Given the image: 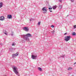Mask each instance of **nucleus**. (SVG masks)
Here are the masks:
<instances>
[{"mask_svg": "<svg viewBox=\"0 0 76 76\" xmlns=\"http://www.w3.org/2000/svg\"><path fill=\"white\" fill-rule=\"evenodd\" d=\"M49 11L50 12H53L52 10H50Z\"/></svg>", "mask_w": 76, "mask_h": 76, "instance_id": "obj_32", "label": "nucleus"}, {"mask_svg": "<svg viewBox=\"0 0 76 76\" xmlns=\"http://www.w3.org/2000/svg\"><path fill=\"white\" fill-rule=\"evenodd\" d=\"M69 16V15H68L67 16Z\"/></svg>", "mask_w": 76, "mask_h": 76, "instance_id": "obj_36", "label": "nucleus"}, {"mask_svg": "<svg viewBox=\"0 0 76 76\" xmlns=\"http://www.w3.org/2000/svg\"><path fill=\"white\" fill-rule=\"evenodd\" d=\"M49 10H51V9H52V7H49L48 8Z\"/></svg>", "mask_w": 76, "mask_h": 76, "instance_id": "obj_24", "label": "nucleus"}, {"mask_svg": "<svg viewBox=\"0 0 76 76\" xmlns=\"http://www.w3.org/2000/svg\"><path fill=\"white\" fill-rule=\"evenodd\" d=\"M15 57H16V56L15 55V54H13L12 55V58H15Z\"/></svg>", "mask_w": 76, "mask_h": 76, "instance_id": "obj_13", "label": "nucleus"}, {"mask_svg": "<svg viewBox=\"0 0 76 76\" xmlns=\"http://www.w3.org/2000/svg\"><path fill=\"white\" fill-rule=\"evenodd\" d=\"M7 76L6 75H5V76Z\"/></svg>", "mask_w": 76, "mask_h": 76, "instance_id": "obj_35", "label": "nucleus"}, {"mask_svg": "<svg viewBox=\"0 0 76 76\" xmlns=\"http://www.w3.org/2000/svg\"><path fill=\"white\" fill-rule=\"evenodd\" d=\"M18 69L17 68V67L16 66H14L13 67V72H14V73L16 74L17 75V76H20L19 74V72L17 71V70Z\"/></svg>", "mask_w": 76, "mask_h": 76, "instance_id": "obj_2", "label": "nucleus"}, {"mask_svg": "<svg viewBox=\"0 0 76 76\" xmlns=\"http://www.w3.org/2000/svg\"><path fill=\"white\" fill-rule=\"evenodd\" d=\"M65 56V55H62L60 57H62V58H64Z\"/></svg>", "mask_w": 76, "mask_h": 76, "instance_id": "obj_17", "label": "nucleus"}, {"mask_svg": "<svg viewBox=\"0 0 76 76\" xmlns=\"http://www.w3.org/2000/svg\"><path fill=\"white\" fill-rule=\"evenodd\" d=\"M4 19H5V18L4 16H1L0 17V20L3 21V20H4Z\"/></svg>", "mask_w": 76, "mask_h": 76, "instance_id": "obj_5", "label": "nucleus"}, {"mask_svg": "<svg viewBox=\"0 0 76 76\" xmlns=\"http://www.w3.org/2000/svg\"><path fill=\"white\" fill-rule=\"evenodd\" d=\"M6 32H7V31L6 30H4L3 33L4 34V33H5Z\"/></svg>", "mask_w": 76, "mask_h": 76, "instance_id": "obj_22", "label": "nucleus"}, {"mask_svg": "<svg viewBox=\"0 0 76 76\" xmlns=\"http://www.w3.org/2000/svg\"><path fill=\"white\" fill-rule=\"evenodd\" d=\"M60 2H61V3H62V0H58Z\"/></svg>", "mask_w": 76, "mask_h": 76, "instance_id": "obj_26", "label": "nucleus"}, {"mask_svg": "<svg viewBox=\"0 0 76 76\" xmlns=\"http://www.w3.org/2000/svg\"><path fill=\"white\" fill-rule=\"evenodd\" d=\"M57 6L56 5L53 6L52 7V8H53V9L55 10V9H56V8H57Z\"/></svg>", "mask_w": 76, "mask_h": 76, "instance_id": "obj_8", "label": "nucleus"}, {"mask_svg": "<svg viewBox=\"0 0 76 76\" xmlns=\"http://www.w3.org/2000/svg\"><path fill=\"white\" fill-rule=\"evenodd\" d=\"M51 27H52V28H54V25H51Z\"/></svg>", "mask_w": 76, "mask_h": 76, "instance_id": "obj_28", "label": "nucleus"}, {"mask_svg": "<svg viewBox=\"0 0 76 76\" xmlns=\"http://www.w3.org/2000/svg\"><path fill=\"white\" fill-rule=\"evenodd\" d=\"M72 35H74V36L76 35V33H75V32H74V33H73Z\"/></svg>", "mask_w": 76, "mask_h": 76, "instance_id": "obj_19", "label": "nucleus"}, {"mask_svg": "<svg viewBox=\"0 0 76 76\" xmlns=\"http://www.w3.org/2000/svg\"><path fill=\"white\" fill-rule=\"evenodd\" d=\"M71 38V36H65L64 37V40L66 41H68Z\"/></svg>", "mask_w": 76, "mask_h": 76, "instance_id": "obj_3", "label": "nucleus"}, {"mask_svg": "<svg viewBox=\"0 0 76 76\" xmlns=\"http://www.w3.org/2000/svg\"><path fill=\"white\" fill-rule=\"evenodd\" d=\"M12 46L15 45V43H12Z\"/></svg>", "mask_w": 76, "mask_h": 76, "instance_id": "obj_23", "label": "nucleus"}, {"mask_svg": "<svg viewBox=\"0 0 76 76\" xmlns=\"http://www.w3.org/2000/svg\"><path fill=\"white\" fill-rule=\"evenodd\" d=\"M30 21H32V20H34V19H32V18H31L30 19Z\"/></svg>", "mask_w": 76, "mask_h": 76, "instance_id": "obj_18", "label": "nucleus"}, {"mask_svg": "<svg viewBox=\"0 0 76 76\" xmlns=\"http://www.w3.org/2000/svg\"><path fill=\"white\" fill-rule=\"evenodd\" d=\"M22 37L23 39H24V40H26V41H29V39L28 37H32V35L31 34L28 33L26 35H21V38H22Z\"/></svg>", "mask_w": 76, "mask_h": 76, "instance_id": "obj_1", "label": "nucleus"}, {"mask_svg": "<svg viewBox=\"0 0 76 76\" xmlns=\"http://www.w3.org/2000/svg\"><path fill=\"white\" fill-rule=\"evenodd\" d=\"M38 68L39 71H40V72L42 71V69H41V68L40 67H38Z\"/></svg>", "mask_w": 76, "mask_h": 76, "instance_id": "obj_11", "label": "nucleus"}, {"mask_svg": "<svg viewBox=\"0 0 76 76\" xmlns=\"http://www.w3.org/2000/svg\"><path fill=\"white\" fill-rule=\"evenodd\" d=\"M42 10H43V11H44L45 10V11H47V8L46 7H44L42 9Z\"/></svg>", "mask_w": 76, "mask_h": 76, "instance_id": "obj_9", "label": "nucleus"}, {"mask_svg": "<svg viewBox=\"0 0 76 76\" xmlns=\"http://www.w3.org/2000/svg\"><path fill=\"white\" fill-rule=\"evenodd\" d=\"M7 18L8 19H11L12 18V16L11 15H8L7 16Z\"/></svg>", "mask_w": 76, "mask_h": 76, "instance_id": "obj_7", "label": "nucleus"}, {"mask_svg": "<svg viewBox=\"0 0 76 76\" xmlns=\"http://www.w3.org/2000/svg\"><path fill=\"white\" fill-rule=\"evenodd\" d=\"M71 1L72 2H73V1H74V0H71Z\"/></svg>", "mask_w": 76, "mask_h": 76, "instance_id": "obj_29", "label": "nucleus"}, {"mask_svg": "<svg viewBox=\"0 0 76 76\" xmlns=\"http://www.w3.org/2000/svg\"><path fill=\"white\" fill-rule=\"evenodd\" d=\"M23 30H24V31H26V32H28V31H29V28H27V27H24L23 28Z\"/></svg>", "mask_w": 76, "mask_h": 76, "instance_id": "obj_6", "label": "nucleus"}, {"mask_svg": "<svg viewBox=\"0 0 76 76\" xmlns=\"http://www.w3.org/2000/svg\"><path fill=\"white\" fill-rule=\"evenodd\" d=\"M51 32L53 34H54L55 32V31H54L53 30V31H51Z\"/></svg>", "mask_w": 76, "mask_h": 76, "instance_id": "obj_20", "label": "nucleus"}, {"mask_svg": "<svg viewBox=\"0 0 76 76\" xmlns=\"http://www.w3.org/2000/svg\"><path fill=\"white\" fill-rule=\"evenodd\" d=\"M41 23V22L39 21L38 23V25H39V26L40 25V24Z\"/></svg>", "mask_w": 76, "mask_h": 76, "instance_id": "obj_15", "label": "nucleus"}, {"mask_svg": "<svg viewBox=\"0 0 76 76\" xmlns=\"http://www.w3.org/2000/svg\"><path fill=\"white\" fill-rule=\"evenodd\" d=\"M59 7H61V8H62V6H61V5L60 6H59Z\"/></svg>", "mask_w": 76, "mask_h": 76, "instance_id": "obj_30", "label": "nucleus"}, {"mask_svg": "<svg viewBox=\"0 0 76 76\" xmlns=\"http://www.w3.org/2000/svg\"><path fill=\"white\" fill-rule=\"evenodd\" d=\"M15 50V48H11L10 49V51H11V50Z\"/></svg>", "mask_w": 76, "mask_h": 76, "instance_id": "obj_16", "label": "nucleus"}, {"mask_svg": "<svg viewBox=\"0 0 76 76\" xmlns=\"http://www.w3.org/2000/svg\"><path fill=\"white\" fill-rule=\"evenodd\" d=\"M14 54L15 55V56H18L19 55V53H18V52H17L16 53Z\"/></svg>", "mask_w": 76, "mask_h": 76, "instance_id": "obj_14", "label": "nucleus"}, {"mask_svg": "<svg viewBox=\"0 0 76 76\" xmlns=\"http://www.w3.org/2000/svg\"><path fill=\"white\" fill-rule=\"evenodd\" d=\"M66 34H67V33H65L64 34V35H66Z\"/></svg>", "mask_w": 76, "mask_h": 76, "instance_id": "obj_33", "label": "nucleus"}, {"mask_svg": "<svg viewBox=\"0 0 76 76\" xmlns=\"http://www.w3.org/2000/svg\"><path fill=\"white\" fill-rule=\"evenodd\" d=\"M11 51H12V50H11Z\"/></svg>", "mask_w": 76, "mask_h": 76, "instance_id": "obj_37", "label": "nucleus"}, {"mask_svg": "<svg viewBox=\"0 0 76 76\" xmlns=\"http://www.w3.org/2000/svg\"><path fill=\"white\" fill-rule=\"evenodd\" d=\"M37 55L36 54L35 55L32 54L31 56V58L32 59H37Z\"/></svg>", "mask_w": 76, "mask_h": 76, "instance_id": "obj_4", "label": "nucleus"}, {"mask_svg": "<svg viewBox=\"0 0 76 76\" xmlns=\"http://www.w3.org/2000/svg\"><path fill=\"white\" fill-rule=\"evenodd\" d=\"M12 34H11V36H13V32H12Z\"/></svg>", "mask_w": 76, "mask_h": 76, "instance_id": "obj_27", "label": "nucleus"}, {"mask_svg": "<svg viewBox=\"0 0 76 76\" xmlns=\"http://www.w3.org/2000/svg\"><path fill=\"white\" fill-rule=\"evenodd\" d=\"M73 68L72 67H69L67 69L68 70H72V69Z\"/></svg>", "mask_w": 76, "mask_h": 76, "instance_id": "obj_10", "label": "nucleus"}, {"mask_svg": "<svg viewBox=\"0 0 76 76\" xmlns=\"http://www.w3.org/2000/svg\"><path fill=\"white\" fill-rule=\"evenodd\" d=\"M46 12H47L45 11V12H44L43 13H45Z\"/></svg>", "mask_w": 76, "mask_h": 76, "instance_id": "obj_31", "label": "nucleus"}, {"mask_svg": "<svg viewBox=\"0 0 76 76\" xmlns=\"http://www.w3.org/2000/svg\"><path fill=\"white\" fill-rule=\"evenodd\" d=\"M76 64V62H75V63H74V64Z\"/></svg>", "mask_w": 76, "mask_h": 76, "instance_id": "obj_34", "label": "nucleus"}, {"mask_svg": "<svg viewBox=\"0 0 76 76\" xmlns=\"http://www.w3.org/2000/svg\"><path fill=\"white\" fill-rule=\"evenodd\" d=\"M74 29H75V28H76V25H75L74 26Z\"/></svg>", "mask_w": 76, "mask_h": 76, "instance_id": "obj_21", "label": "nucleus"}, {"mask_svg": "<svg viewBox=\"0 0 76 76\" xmlns=\"http://www.w3.org/2000/svg\"><path fill=\"white\" fill-rule=\"evenodd\" d=\"M3 6V3L2 2H0V8L1 7Z\"/></svg>", "mask_w": 76, "mask_h": 76, "instance_id": "obj_12", "label": "nucleus"}, {"mask_svg": "<svg viewBox=\"0 0 76 76\" xmlns=\"http://www.w3.org/2000/svg\"><path fill=\"white\" fill-rule=\"evenodd\" d=\"M4 34H5V35H7V33L5 32L4 33Z\"/></svg>", "mask_w": 76, "mask_h": 76, "instance_id": "obj_25", "label": "nucleus"}]
</instances>
